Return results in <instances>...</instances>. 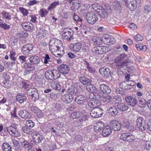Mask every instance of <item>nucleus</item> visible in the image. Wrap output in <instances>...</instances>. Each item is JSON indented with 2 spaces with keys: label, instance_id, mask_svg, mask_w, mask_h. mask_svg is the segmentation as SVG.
I'll list each match as a JSON object with an SVG mask.
<instances>
[{
  "label": "nucleus",
  "instance_id": "nucleus-1",
  "mask_svg": "<svg viewBox=\"0 0 151 151\" xmlns=\"http://www.w3.org/2000/svg\"><path fill=\"white\" fill-rule=\"evenodd\" d=\"M127 57V55L122 54L117 56L114 59V62L116 67L118 69H121L124 66H127L129 62L128 59H125Z\"/></svg>",
  "mask_w": 151,
  "mask_h": 151
},
{
  "label": "nucleus",
  "instance_id": "nucleus-2",
  "mask_svg": "<svg viewBox=\"0 0 151 151\" xmlns=\"http://www.w3.org/2000/svg\"><path fill=\"white\" fill-rule=\"evenodd\" d=\"M77 91L76 88L74 87L68 88L67 90V93L62 96L61 100L65 104L70 103L73 101L74 94L76 93Z\"/></svg>",
  "mask_w": 151,
  "mask_h": 151
},
{
  "label": "nucleus",
  "instance_id": "nucleus-3",
  "mask_svg": "<svg viewBox=\"0 0 151 151\" xmlns=\"http://www.w3.org/2000/svg\"><path fill=\"white\" fill-rule=\"evenodd\" d=\"M86 18L87 22L91 24H94L99 19L98 15L92 11L88 12L86 15Z\"/></svg>",
  "mask_w": 151,
  "mask_h": 151
},
{
  "label": "nucleus",
  "instance_id": "nucleus-4",
  "mask_svg": "<svg viewBox=\"0 0 151 151\" xmlns=\"http://www.w3.org/2000/svg\"><path fill=\"white\" fill-rule=\"evenodd\" d=\"M88 117L87 113H84L81 118L78 120H76L74 122V125L75 127L78 128H81L83 125V122L87 120Z\"/></svg>",
  "mask_w": 151,
  "mask_h": 151
},
{
  "label": "nucleus",
  "instance_id": "nucleus-5",
  "mask_svg": "<svg viewBox=\"0 0 151 151\" xmlns=\"http://www.w3.org/2000/svg\"><path fill=\"white\" fill-rule=\"evenodd\" d=\"M62 33L63 37L64 39L69 41L73 39L72 37L73 32L72 30L65 28L63 29Z\"/></svg>",
  "mask_w": 151,
  "mask_h": 151
},
{
  "label": "nucleus",
  "instance_id": "nucleus-6",
  "mask_svg": "<svg viewBox=\"0 0 151 151\" xmlns=\"http://www.w3.org/2000/svg\"><path fill=\"white\" fill-rule=\"evenodd\" d=\"M104 110L100 107L92 109L90 112L91 116L94 118L101 116L104 113Z\"/></svg>",
  "mask_w": 151,
  "mask_h": 151
},
{
  "label": "nucleus",
  "instance_id": "nucleus-7",
  "mask_svg": "<svg viewBox=\"0 0 151 151\" xmlns=\"http://www.w3.org/2000/svg\"><path fill=\"white\" fill-rule=\"evenodd\" d=\"M120 139L124 141H126L129 142H133L135 139V136L132 134L128 133H124L121 134L120 137Z\"/></svg>",
  "mask_w": 151,
  "mask_h": 151
},
{
  "label": "nucleus",
  "instance_id": "nucleus-8",
  "mask_svg": "<svg viewBox=\"0 0 151 151\" xmlns=\"http://www.w3.org/2000/svg\"><path fill=\"white\" fill-rule=\"evenodd\" d=\"M33 48V45L32 44L25 45L22 48V52L24 55H28L31 53Z\"/></svg>",
  "mask_w": 151,
  "mask_h": 151
},
{
  "label": "nucleus",
  "instance_id": "nucleus-9",
  "mask_svg": "<svg viewBox=\"0 0 151 151\" xmlns=\"http://www.w3.org/2000/svg\"><path fill=\"white\" fill-rule=\"evenodd\" d=\"M125 99L126 102L132 107L134 106L137 102V99L134 97L131 96H127Z\"/></svg>",
  "mask_w": 151,
  "mask_h": 151
},
{
  "label": "nucleus",
  "instance_id": "nucleus-10",
  "mask_svg": "<svg viewBox=\"0 0 151 151\" xmlns=\"http://www.w3.org/2000/svg\"><path fill=\"white\" fill-rule=\"evenodd\" d=\"M110 125L115 131L119 130L121 127V125L119 122L115 120H111L110 122Z\"/></svg>",
  "mask_w": 151,
  "mask_h": 151
},
{
  "label": "nucleus",
  "instance_id": "nucleus-11",
  "mask_svg": "<svg viewBox=\"0 0 151 151\" xmlns=\"http://www.w3.org/2000/svg\"><path fill=\"white\" fill-rule=\"evenodd\" d=\"M7 132L10 134L14 137H18L20 136V134L16 128L10 126L6 128Z\"/></svg>",
  "mask_w": 151,
  "mask_h": 151
},
{
  "label": "nucleus",
  "instance_id": "nucleus-12",
  "mask_svg": "<svg viewBox=\"0 0 151 151\" xmlns=\"http://www.w3.org/2000/svg\"><path fill=\"white\" fill-rule=\"evenodd\" d=\"M137 125L141 131H143L145 129L144 126L145 121L144 118L141 117L138 118L136 122Z\"/></svg>",
  "mask_w": 151,
  "mask_h": 151
},
{
  "label": "nucleus",
  "instance_id": "nucleus-13",
  "mask_svg": "<svg viewBox=\"0 0 151 151\" xmlns=\"http://www.w3.org/2000/svg\"><path fill=\"white\" fill-rule=\"evenodd\" d=\"M51 42V44L54 45L58 49H60L61 51H62V53L64 52V48L62 45V42L60 40H58L57 39L52 38L50 40Z\"/></svg>",
  "mask_w": 151,
  "mask_h": 151
},
{
  "label": "nucleus",
  "instance_id": "nucleus-14",
  "mask_svg": "<svg viewBox=\"0 0 151 151\" xmlns=\"http://www.w3.org/2000/svg\"><path fill=\"white\" fill-rule=\"evenodd\" d=\"M101 104V103L100 101L96 99H95L94 98L88 102V105L90 108H96Z\"/></svg>",
  "mask_w": 151,
  "mask_h": 151
},
{
  "label": "nucleus",
  "instance_id": "nucleus-15",
  "mask_svg": "<svg viewBox=\"0 0 151 151\" xmlns=\"http://www.w3.org/2000/svg\"><path fill=\"white\" fill-rule=\"evenodd\" d=\"M18 114L20 117L24 119H29L31 117L30 113L25 109L20 110L19 111Z\"/></svg>",
  "mask_w": 151,
  "mask_h": 151
},
{
  "label": "nucleus",
  "instance_id": "nucleus-16",
  "mask_svg": "<svg viewBox=\"0 0 151 151\" xmlns=\"http://www.w3.org/2000/svg\"><path fill=\"white\" fill-rule=\"evenodd\" d=\"M58 70L62 74L66 75L69 71L70 68L67 65L62 64L60 65Z\"/></svg>",
  "mask_w": 151,
  "mask_h": 151
},
{
  "label": "nucleus",
  "instance_id": "nucleus-17",
  "mask_svg": "<svg viewBox=\"0 0 151 151\" xmlns=\"http://www.w3.org/2000/svg\"><path fill=\"white\" fill-rule=\"evenodd\" d=\"M100 90L104 94H108L111 92V89L107 85L102 84L99 86Z\"/></svg>",
  "mask_w": 151,
  "mask_h": 151
},
{
  "label": "nucleus",
  "instance_id": "nucleus-18",
  "mask_svg": "<svg viewBox=\"0 0 151 151\" xmlns=\"http://www.w3.org/2000/svg\"><path fill=\"white\" fill-rule=\"evenodd\" d=\"M81 44L80 42H77L74 44L71 43L70 46V48L71 50L77 52L81 49Z\"/></svg>",
  "mask_w": 151,
  "mask_h": 151
},
{
  "label": "nucleus",
  "instance_id": "nucleus-19",
  "mask_svg": "<svg viewBox=\"0 0 151 151\" xmlns=\"http://www.w3.org/2000/svg\"><path fill=\"white\" fill-rule=\"evenodd\" d=\"M99 71L100 74L105 78L108 77L111 74V71L110 69L108 68H101Z\"/></svg>",
  "mask_w": 151,
  "mask_h": 151
},
{
  "label": "nucleus",
  "instance_id": "nucleus-20",
  "mask_svg": "<svg viewBox=\"0 0 151 151\" xmlns=\"http://www.w3.org/2000/svg\"><path fill=\"white\" fill-rule=\"evenodd\" d=\"M111 132V129L109 125H107L104 127L102 132V135L103 136H108L110 135Z\"/></svg>",
  "mask_w": 151,
  "mask_h": 151
},
{
  "label": "nucleus",
  "instance_id": "nucleus-21",
  "mask_svg": "<svg viewBox=\"0 0 151 151\" xmlns=\"http://www.w3.org/2000/svg\"><path fill=\"white\" fill-rule=\"evenodd\" d=\"M23 66L24 69L28 72L32 71L35 69L34 65L30 63H25Z\"/></svg>",
  "mask_w": 151,
  "mask_h": 151
},
{
  "label": "nucleus",
  "instance_id": "nucleus-22",
  "mask_svg": "<svg viewBox=\"0 0 151 151\" xmlns=\"http://www.w3.org/2000/svg\"><path fill=\"white\" fill-rule=\"evenodd\" d=\"M21 25L23 29L26 30L30 31L33 28V24L28 22H25L22 23Z\"/></svg>",
  "mask_w": 151,
  "mask_h": 151
},
{
  "label": "nucleus",
  "instance_id": "nucleus-23",
  "mask_svg": "<svg viewBox=\"0 0 151 151\" xmlns=\"http://www.w3.org/2000/svg\"><path fill=\"white\" fill-rule=\"evenodd\" d=\"M30 63L33 65H37L40 62V59L38 56L36 55H32L29 58Z\"/></svg>",
  "mask_w": 151,
  "mask_h": 151
},
{
  "label": "nucleus",
  "instance_id": "nucleus-24",
  "mask_svg": "<svg viewBox=\"0 0 151 151\" xmlns=\"http://www.w3.org/2000/svg\"><path fill=\"white\" fill-rule=\"evenodd\" d=\"M86 98L82 95H79L76 97L75 101L78 104L82 105L86 101Z\"/></svg>",
  "mask_w": 151,
  "mask_h": 151
},
{
  "label": "nucleus",
  "instance_id": "nucleus-25",
  "mask_svg": "<svg viewBox=\"0 0 151 151\" xmlns=\"http://www.w3.org/2000/svg\"><path fill=\"white\" fill-rule=\"evenodd\" d=\"M104 127V124L101 122H97L94 124V129L95 132H99Z\"/></svg>",
  "mask_w": 151,
  "mask_h": 151
},
{
  "label": "nucleus",
  "instance_id": "nucleus-26",
  "mask_svg": "<svg viewBox=\"0 0 151 151\" xmlns=\"http://www.w3.org/2000/svg\"><path fill=\"white\" fill-rule=\"evenodd\" d=\"M16 101L20 103H22L25 101L27 99V97L23 94L19 93L16 96Z\"/></svg>",
  "mask_w": 151,
  "mask_h": 151
},
{
  "label": "nucleus",
  "instance_id": "nucleus-27",
  "mask_svg": "<svg viewBox=\"0 0 151 151\" xmlns=\"http://www.w3.org/2000/svg\"><path fill=\"white\" fill-rule=\"evenodd\" d=\"M118 111L116 108L114 106L110 107L108 110L109 113L113 116L116 115L118 113Z\"/></svg>",
  "mask_w": 151,
  "mask_h": 151
},
{
  "label": "nucleus",
  "instance_id": "nucleus-28",
  "mask_svg": "<svg viewBox=\"0 0 151 151\" xmlns=\"http://www.w3.org/2000/svg\"><path fill=\"white\" fill-rule=\"evenodd\" d=\"M119 109L122 111H127L129 109L128 106L124 103H120L117 106Z\"/></svg>",
  "mask_w": 151,
  "mask_h": 151
},
{
  "label": "nucleus",
  "instance_id": "nucleus-29",
  "mask_svg": "<svg viewBox=\"0 0 151 151\" xmlns=\"http://www.w3.org/2000/svg\"><path fill=\"white\" fill-rule=\"evenodd\" d=\"M84 113H83L80 111H76L72 113L70 115V117L71 118L75 119L81 117Z\"/></svg>",
  "mask_w": 151,
  "mask_h": 151
},
{
  "label": "nucleus",
  "instance_id": "nucleus-30",
  "mask_svg": "<svg viewBox=\"0 0 151 151\" xmlns=\"http://www.w3.org/2000/svg\"><path fill=\"white\" fill-rule=\"evenodd\" d=\"M97 98H99L101 101L106 104L108 103L110 101L111 99V97L109 96H99Z\"/></svg>",
  "mask_w": 151,
  "mask_h": 151
},
{
  "label": "nucleus",
  "instance_id": "nucleus-31",
  "mask_svg": "<svg viewBox=\"0 0 151 151\" xmlns=\"http://www.w3.org/2000/svg\"><path fill=\"white\" fill-rule=\"evenodd\" d=\"M111 37V36L108 35H103L102 37H101L100 39V40L102 42H103L105 44L107 45L110 41L109 40Z\"/></svg>",
  "mask_w": 151,
  "mask_h": 151
},
{
  "label": "nucleus",
  "instance_id": "nucleus-32",
  "mask_svg": "<svg viewBox=\"0 0 151 151\" xmlns=\"http://www.w3.org/2000/svg\"><path fill=\"white\" fill-rule=\"evenodd\" d=\"M104 47H103L97 46L94 47L93 50H94L95 54L97 55L103 54L104 52Z\"/></svg>",
  "mask_w": 151,
  "mask_h": 151
},
{
  "label": "nucleus",
  "instance_id": "nucleus-33",
  "mask_svg": "<svg viewBox=\"0 0 151 151\" xmlns=\"http://www.w3.org/2000/svg\"><path fill=\"white\" fill-rule=\"evenodd\" d=\"M79 79L80 81L84 85L91 83L92 81L91 79L86 78L83 76H81L79 77Z\"/></svg>",
  "mask_w": 151,
  "mask_h": 151
},
{
  "label": "nucleus",
  "instance_id": "nucleus-34",
  "mask_svg": "<svg viewBox=\"0 0 151 151\" xmlns=\"http://www.w3.org/2000/svg\"><path fill=\"white\" fill-rule=\"evenodd\" d=\"M1 15L2 18L4 19L9 20L12 19L10 13L6 11H3L1 13Z\"/></svg>",
  "mask_w": 151,
  "mask_h": 151
},
{
  "label": "nucleus",
  "instance_id": "nucleus-35",
  "mask_svg": "<svg viewBox=\"0 0 151 151\" xmlns=\"http://www.w3.org/2000/svg\"><path fill=\"white\" fill-rule=\"evenodd\" d=\"M110 11V9H103L101 10V12L100 15L102 18H105L107 17L108 15V13Z\"/></svg>",
  "mask_w": 151,
  "mask_h": 151
},
{
  "label": "nucleus",
  "instance_id": "nucleus-36",
  "mask_svg": "<svg viewBox=\"0 0 151 151\" xmlns=\"http://www.w3.org/2000/svg\"><path fill=\"white\" fill-rule=\"evenodd\" d=\"M3 151H12V147L10 145L6 142H4L2 145Z\"/></svg>",
  "mask_w": 151,
  "mask_h": 151
},
{
  "label": "nucleus",
  "instance_id": "nucleus-37",
  "mask_svg": "<svg viewBox=\"0 0 151 151\" xmlns=\"http://www.w3.org/2000/svg\"><path fill=\"white\" fill-rule=\"evenodd\" d=\"M51 42L50 41L49 43V50L52 52H55V51H58V52H62V51L60 50V49H58L55 45L54 44H51Z\"/></svg>",
  "mask_w": 151,
  "mask_h": 151
},
{
  "label": "nucleus",
  "instance_id": "nucleus-38",
  "mask_svg": "<svg viewBox=\"0 0 151 151\" xmlns=\"http://www.w3.org/2000/svg\"><path fill=\"white\" fill-rule=\"evenodd\" d=\"M45 78L47 80H52L54 79L52 73V70H49L47 71L45 73Z\"/></svg>",
  "mask_w": 151,
  "mask_h": 151
},
{
  "label": "nucleus",
  "instance_id": "nucleus-39",
  "mask_svg": "<svg viewBox=\"0 0 151 151\" xmlns=\"http://www.w3.org/2000/svg\"><path fill=\"white\" fill-rule=\"evenodd\" d=\"M22 147L25 149L32 148V146L30 143L27 140H24L21 143Z\"/></svg>",
  "mask_w": 151,
  "mask_h": 151
},
{
  "label": "nucleus",
  "instance_id": "nucleus-40",
  "mask_svg": "<svg viewBox=\"0 0 151 151\" xmlns=\"http://www.w3.org/2000/svg\"><path fill=\"white\" fill-rule=\"evenodd\" d=\"M119 86L120 88L124 90H127L131 88V87H129V86L128 85V83H127L125 82H123L120 83Z\"/></svg>",
  "mask_w": 151,
  "mask_h": 151
},
{
  "label": "nucleus",
  "instance_id": "nucleus-41",
  "mask_svg": "<svg viewBox=\"0 0 151 151\" xmlns=\"http://www.w3.org/2000/svg\"><path fill=\"white\" fill-rule=\"evenodd\" d=\"M59 2L58 1H54L51 3L50 6L48 8V11H51L54 9L56 7L59 5Z\"/></svg>",
  "mask_w": 151,
  "mask_h": 151
},
{
  "label": "nucleus",
  "instance_id": "nucleus-42",
  "mask_svg": "<svg viewBox=\"0 0 151 151\" xmlns=\"http://www.w3.org/2000/svg\"><path fill=\"white\" fill-rule=\"evenodd\" d=\"M51 86L53 89L55 90H59L61 88L60 85L59 83L54 81L51 82Z\"/></svg>",
  "mask_w": 151,
  "mask_h": 151
},
{
  "label": "nucleus",
  "instance_id": "nucleus-43",
  "mask_svg": "<svg viewBox=\"0 0 151 151\" xmlns=\"http://www.w3.org/2000/svg\"><path fill=\"white\" fill-rule=\"evenodd\" d=\"M37 36L39 37L42 38L44 36H45L46 35V31L45 30L40 29L37 30Z\"/></svg>",
  "mask_w": 151,
  "mask_h": 151
},
{
  "label": "nucleus",
  "instance_id": "nucleus-44",
  "mask_svg": "<svg viewBox=\"0 0 151 151\" xmlns=\"http://www.w3.org/2000/svg\"><path fill=\"white\" fill-rule=\"evenodd\" d=\"M52 71L54 79H58L60 77V72L59 70H52Z\"/></svg>",
  "mask_w": 151,
  "mask_h": 151
},
{
  "label": "nucleus",
  "instance_id": "nucleus-45",
  "mask_svg": "<svg viewBox=\"0 0 151 151\" xmlns=\"http://www.w3.org/2000/svg\"><path fill=\"white\" fill-rule=\"evenodd\" d=\"M31 78L32 80L35 81L37 82L41 81L42 80L40 76L37 75L36 73H34L32 75Z\"/></svg>",
  "mask_w": 151,
  "mask_h": 151
},
{
  "label": "nucleus",
  "instance_id": "nucleus-46",
  "mask_svg": "<svg viewBox=\"0 0 151 151\" xmlns=\"http://www.w3.org/2000/svg\"><path fill=\"white\" fill-rule=\"evenodd\" d=\"M22 129L23 132L27 134L30 135L31 134L32 129H31L30 128L26 126L23 127L22 128Z\"/></svg>",
  "mask_w": 151,
  "mask_h": 151
},
{
  "label": "nucleus",
  "instance_id": "nucleus-47",
  "mask_svg": "<svg viewBox=\"0 0 151 151\" xmlns=\"http://www.w3.org/2000/svg\"><path fill=\"white\" fill-rule=\"evenodd\" d=\"M9 80H4L2 83V86L6 88H9L11 86V83Z\"/></svg>",
  "mask_w": 151,
  "mask_h": 151
},
{
  "label": "nucleus",
  "instance_id": "nucleus-48",
  "mask_svg": "<svg viewBox=\"0 0 151 151\" xmlns=\"http://www.w3.org/2000/svg\"><path fill=\"white\" fill-rule=\"evenodd\" d=\"M19 10L24 17L27 16L29 14L28 10L24 7H19Z\"/></svg>",
  "mask_w": 151,
  "mask_h": 151
},
{
  "label": "nucleus",
  "instance_id": "nucleus-49",
  "mask_svg": "<svg viewBox=\"0 0 151 151\" xmlns=\"http://www.w3.org/2000/svg\"><path fill=\"white\" fill-rule=\"evenodd\" d=\"M28 20L30 22H32L34 23H36L37 22L36 19L37 18L34 15H31L28 17L27 18Z\"/></svg>",
  "mask_w": 151,
  "mask_h": 151
},
{
  "label": "nucleus",
  "instance_id": "nucleus-50",
  "mask_svg": "<svg viewBox=\"0 0 151 151\" xmlns=\"http://www.w3.org/2000/svg\"><path fill=\"white\" fill-rule=\"evenodd\" d=\"M147 101L144 99H142L139 101V106L140 107L145 108L146 106Z\"/></svg>",
  "mask_w": 151,
  "mask_h": 151
},
{
  "label": "nucleus",
  "instance_id": "nucleus-51",
  "mask_svg": "<svg viewBox=\"0 0 151 151\" xmlns=\"http://www.w3.org/2000/svg\"><path fill=\"white\" fill-rule=\"evenodd\" d=\"M37 90V89L35 88H29L27 89V93L28 95L32 96Z\"/></svg>",
  "mask_w": 151,
  "mask_h": 151
},
{
  "label": "nucleus",
  "instance_id": "nucleus-52",
  "mask_svg": "<svg viewBox=\"0 0 151 151\" xmlns=\"http://www.w3.org/2000/svg\"><path fill=\"white\" fill-rule=\"evenodd\" d=\"M86 88L88 91L91 92H93L95 89V87L94 85L91 84L87 85Z\"/></svg>",
  "mask_w": 151,
  "mask_h": 151
},
{
  "label": "nucleus",
  "instance_id": "nucleus-53",
  "mask_svg": "<svg viewBox=\"0 0 151 151\" xmlns=\"http://www.w3.org/2000/svg\"><path fill=\"white\" fill-rule=\"evenodd\" d=\"M26 125L29 127L32 128L35 125V123L31 120H27L26 122Z\"/></svg>",
  "mask_w": 151,
  "mask_h": 151
},
{
  "label": "nucleus",
  "instance_id": "nucleus-54",
  "mask_svg": "<svg viewBox=\"0 0 151 151\" xmlns=\"http://www.w3.org/2000/svg\"><path fill=\"white\" fill-rule=\"evenodd\" d=\"M33 140L37 143H39L42 139V136L40 134H39L38 136H36L35 137L33 138Z\"/></svg>",
  "mask_w": 151,
  "mask_h": 151
},
{
  "label": "nucleus",
  "instance_id": "nucleus-55",
  "mask_svg": "<svg viewBox=\"0 0 151 151\" xmlns=\"http://www.w3.org/2000/svg\"><path fill=\"white\" fill-rule=\"evenodd\" d=\"M51 58L49 57V55L48 54H46L45 55V57L44 58V63L47 64H51V61L50 60Z\"/></svg>",
  "mask_w": 151,
  "mask_h": 151
},
{
  "label": "nucleus",
  "instance_id": "nucleus-56",
  "mask_svg": "<svg viewBox=\"0 0 151 151\" xmlns=\"http://www.w3.org/2000/svg\"><path fill=\"white\" fill-rule=\"evenodd\" d=\"M39 13L42 17H45L48 14V12L46 10L42 9H40Z\"/></svg>",
  "mask_w": 151,
  "mask_h": 151
},
{
  "label": "nucleus",
  "instance_id": "nucleus-57",
  "mask_svg": "<svg viewBox=\"0 0 151 151\" xmlns=\"http://www.w3.org/2000/svg\"><path fill=\"white\" fill-rule=\"evenodd\" d=\"M151 11V7L148 5H145L144 7V12L146 14H149Z\"/></svg>",
  "mask_w": 151,
  "mask_h": 151
},
{
  "label": "nucleus",
  "instance_id": "nucleus-58",
  "mask_svg": "<svg viewBox=\"0 0 151 151\" xmlns=\"http://www.w3.org/2000/svg\"><path fill=\"white\" fill-rule=\"evenodd\" d=\"M0 27L3 28L4 30H9L10 29V25L4 23H0Z\"/></svg>",
  "mask_w": 151,
  "mask_h": 151
},
{
  "label": "nucleus",
  "instance_id": "nucleus-59",
  "mask_svg": "<svg viewBox=\"0 0 151 151\" xmlns=\"http://www.w3.org/2000/svg\"><path fill=\"white\" fill-rule=\"evenodd\" d=\"M125 4L126 6L128 7L131 11L134 10L137 8V7L134 6H133L134 4H131L130 3H127L126 2Z\"/></svg>",
  "mask_w": 151,
  "mask_h": 151
},
{
  "label": "nucleus",
  "instance_id": "nucleus-60",
  "mask_svg": "<svg viewBox=\"0 0 151 151\" xmlns=\"http://www.w3.org/2000/svg\"><path fill=\"white\" fill-rule=\"evenodd\" d=\"M80 4L81 2H79V3H77L74 5H72L71 7L72 10L73 11H77L81 6Z\"/></svg>",
  "mask_w": 151,
  "mask_h": 151
},
{
  "label": "nucleus",
  "instance_id": "nucleus-61",
  "mask_svg": "<svg viewBox=\"0 0 151 151\" xmlns=\"http://www.w3.org/2000/svg\"><path fill=\"white\" fill-rule=\"evenodd\" d=\"M35 116L39 118L42 117L44 116V113L41 110H39L35 114Z\"/></svg>",
  "mask_w": 151,
  "mask_h": 151
},
{
  "label": "nucleus",
  "instance_id": "nucleus-62",
  "mask_svg": "<svg viewBox=\"0 0 151 151\" xmlns=\"http://www.w3.org/2000/svg\"><path fill=\"white\" fill-rule=\"evenodd\" d=\"M73 19L76 22H81L83 19H80L79 17L75 13H73Z\"/></svg>",
  "mask_w": 151,
  "mask_h": 151
},
{
  "label": "nucleus",
  "instance_id": "nucleus-63",
  "mask_svg": "<svg viewBox=\"0 0 151 151\" xmlns=\"http://www.w3.org/2000/svg\"><path fill=\"white\" fill-rule=\"evenodd\" d=\"M151 142H146L145 144L143 146L144 147V149L146 150H149L150 148H151Z\"/></svg>",
  "mask_w": 151,
  "mask_h": 151
},
{
  "label": "nucleus",
  "instance_id": "nucleus-64",
  "mask_svg": "<svg viewBox=\"0 0 151 151\" xmlns=\"http://www.w3.org/2000/svg\"><path fill=\"white\" fill-rule=\"evenodd\" d=\"M90 6L88 4H85L83 5L81 8V11H85L87 10L90 8Z\"/></svg>",
  "mask_w": 151,
  "mask_h": 151
}]
</instances>
